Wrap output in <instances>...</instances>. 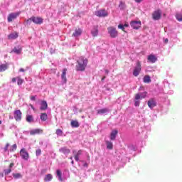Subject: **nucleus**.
<instances>
[{
  "label": "nucleus",
  "instance_id": "obj_9",
  "mask_svg": "<svg viewBox=\"0 0 182 182\" xmlns=\"http://www.w3.org/2000/svg\"><path fill=\"white\" fill-rule=\"evenodd\" d=\"M109 108H102L97 110V114L100 116H106V114H109Z\"/></svg>",
  "mask_w": 182,
  "mask_h": 182
},
{
  "label": "nucleus",
  "instance_id": "obj_64",
  "mask_svg": "<svg viewBox=\"0 0 182 182\" xmlns=\"http://www.w3.org/2000/svg\"><path fill=\"white\" fill-rule=\"evenodd\" d=\"M26 69H29V67H27Z\"/></svg>",
  "mask_w": 182,
  "mask_h": 182
},
{
  "label": "nucleus",
  "instance_id": "obj_17",
  "mask_svg": "<svg viewBox=\"0 0 182 182\" xmlns=\"http://www.w3.org/2000/svg\"><path fill=\"white\" fill-rule=\"evenodd\" d=\"M147 60L148 62H150V63H156V62H157V57L153 54H151L148 55Z\"/></svg>",
  "mask_w": 182,
  "mask_h": 182
},
{
  "label": "nucleus",
  "instance_id": "obj_19",
  "mask_svg": "<svg viewBox=\"0 0 182 182\" xmlns=\"http://www.w3.org/2000/svg\"><path fill=\"white\" fill-rule=\"evenodd\" d=\"M91 35L94 36V38L99 35V28L97 26H93V28L91 31Z\"/></svg>",
  "mask_w": 182,
  "mask_h": 182
},
{
  "label": "nucleus",
  "instance_id": "obj_1",
  "mask_svg": "<svg viewBox=\"0 0 182 182\" xmlns=\"http://www.w3.org/2000/svg\"><path fill=\"white\" fill-rule=\"evenodd\" d=\"M86 66H87V59L84 57H80L77 60V64L75 66V70L77 72H83V70L86 69Z\"/></svg>",
  "mask_w": 182,
  "mask_h": 182
},
{
  "label": "nucleus",
  "instance_id": "obj_55",
  "mask_svg": "<svg viewBox=\"0 0 182 182\" xmlns=\"http://www.w3.org/2000/svg\"><path fill=\"white\" fill-rule=\"evenodd\" d=\"M30 106H31L32 109L35 110V107H33V105H31Z\"/></svg>",
  "mask_w": 182,
  "mask_h": 182
},
{
  "label": "nucleus",
  "instance_id": "obj_36",
  "mask_svg": "<svg viewBox=\"0 0 182 182\" xmlns=\"http://www.w3.org/2000/svg\"><path fill=\"white\" fill-rule=\"evenodd\" d=\"M105 92L106 95H108V96H110V95H112V89L110 88H106Z\"/></svg>",
  "mask_w": 182,
  "mask_h": 182
},
{
  "label": "nucleus",
  "instance_id": "obj_61",
  "mask_svg": "<svg viewBox=\"0 0 182 182\" xmlns=\"http://www.w3.org/2000/svg\"><path fill=\"white\" fill-rule=\"evenodd\" d=\"M124 26L125 27V26H127V24H125V25H124Z\"/></svg>",
  "mask_w": 182,
  "mask_h": 182
},
{
  "label": "nucleus",
  "instance_id": "obj_15",
  "mask_svg": "<svg viewBox=\"0 0 182 182\" xmlns=\"http://www.w3.org/2000/svg\"><path fill=\"white\" fill-rule=\"evenodd\" d=\"M83 153V151L82 149H80L77 154H76V151H73V154H74V159L75 160V161H79V157H80V156H82V154Z\"/></svg>",
  "mask_w": 182,
  "mask_h": 182
},
{
  "label": "nucleus",
  "instance_id": "obj_7",
  "mask_svg": "<svg viewBox=\"0 0 182 182\" xmlns=\"http://www.w3.org/2000/svg\"><path fill=\"white\" fill-rule=\"evenodd\" d=\"M161 18V10L158 9L156 11H154L152 14V19L154 21H159Z\"/></svg>",
  "mask_w": 182,
  "mask_h": 182
},
{
  "label": "nucleus",
  "instance_id": "obj_34",
  "mask_svg": "<svg viewBox=\"0 0 182 182\" xmlns=\"http://www.w3.org/2000/svg\"><path fill=\"white\" fill-rule=\"evenodd\" d=\"M13 177L15 180H18V178H22V174L20 173H13Z\"/></svg>",
  "mask_w": 182,
  "mask_h": 182
},
{
  "label": "nucleus",
  "instance_id": "obj_42",
  "mask_svg": "<svg viewBox=\"0 0 182 182\" xmlns=\"http://www.w3.org/2000/svg\"><path fill=\"white\" fill-rule=\"evenodd\" d=\"M17 83H18V85H21L23 83V80L21 78H18Z\"/></svg>",
  "mask_w": 182,
  "mask_h": 182
},
{
  "label": "nucleus",
  "instance_id": "obj_3",
  "mask_svg": "<svg viewBox=\"0 0 182 182\" xmlns=\"http://www.w3.org/2000/svg\"><path fill=\"white\" fill-rule=\"evenodd\" d=\"M108 35H109L110 38L114 39L119 36V32L116 30V28L113 26H110L107 28Z\"/></svg>",
  "mask_w": 182,
  "mask_h": 182
},
{
  "label": "nucleus",
  "instance_id": "obj_45",
  "mask_svg": "<svg viewBox=\"0 0 182 182\" xmlns=\"http://www.w3.org/2000/svg\"><path fill=\"white\" fill-rule=\"evenodd\" d=\"M9 147V144H6L5 147L4 148V151H8V149Z\"/></svg>",
  "mask_w": 182,
  "mask_h": 182
},
{
  "label": "nucleus",
  "instance_id": "obj_25",
  "mask_svg": "<svg viewBox=\"0 0 182 182\" xmlns=\"http://www.w3.org/2000/svg\"><path fill=\"white\" fill-rule=\"evenodd\" d=\"M176 21L178 22H182V12H178L175 15Z\"/></svg>",
  "mask_w": 182,
  "mask_h": 182
},
{
  "label": "nucleus",
  "instance_id": "obj_38",
  "mask_svg": "<svg viewBox=\"0 0 182 182\" xmlns=\"http://www.w3.org/2000/svg\"><path fill=\"white\" fill-rule=\"evenodd\" d=\"M55 134H57V136H62V134H63V131L59 129H56Z\"/></svg>",
  "mask_w": 182,
  "mask_h": 182
},
{
  "label": "nucleus",
  "instance_id": "obj_6",
  "mask_svg": "<svg viewBox=\"0 0 182 182\" xmlns=\"http://www.w3.org/2000/svg\"><path fill=\"white\" fill-rule=\"evenodd\" d=\"M95 15L96 16H99V18H106L109 15L107 13V11L105 9H101L99 11H95Z\"/></svg>",
  "mask_w": 182,
  "mask_h": 182
},
{
  "label": "nucleus",
  "instance_id": "obj_59",
  "mask_svg": "<svg viewBox=\"0 0 182 182\" xmlns=\"http://www.w3.org/2000/svg\"><path fill=\"white\" fill-rule=\"evenodd\" d=\"M74 163H75V162L73 161V160H72L71 164H74Z\"/></svg>",
  "mask_w": 182,
  "mask_h": 182
},
{
  "label": "nucleus",
  "instance_id": "obj_43",
  "mask_svg": "<svg viewBox=\"0 0 182 182\" xmlns=\"http://www.w3.org/2000/svg\"><path fill=\"white\" fill-rule=\"evenodd\" d=\"M32 17H31L30 18H28L27 21H26V23L28 25H31V23H32Z\"/></svg>",
  "mask_w": 182,
  "mask_h": 182
},
{
  "label": "nucleus",
  "instance_id": "obj_63",
  "mask_svg": "<svg viewBox=\"0 0 182 182\" xmlns=\"http://www.w3.org/2000/svg\"><path fill=\"white\" fill-rule=\"evenodd\" d=\"M50 53H53V52H52V50H50Z\"/></svg>",
  "mask_w": 182,
  "mask_h": 182
},
{
  "label": "nucleus",
  "instance_id": "obj_33",
  "mask_svg": "<svg viewBox=\"0 0 182 182\" xmlns=\"http://www.w3.org/2000/svg\"><path fill=\"white\" fill-rule=\"evenodd\" d=\"M56 173L58 180H60V181H63V179L62 178V172H60V170L58 169Z\"/></svg>",
  "mask_w": 182,
  "mask_h": 182
},
{
  "label": "nucleus",
  "instance_id": "obj_2",
  "mask_svg": "<svg viewBox=\"0 0 182 182\" xmlns=\"http://www.w3.org/2000/svg\"><path fill=\"white\" fill-rule=\"evenodd\" d=\"M147 96V92H139L135 95L134 97V106L139 107L140 106V100L146 99Z\"/></svg>",
  "mask_w": 182,
  "mask_h": 182
},
{
  "label": "nucleus",
  "instance_id": "obj_27",
  "mask_svg": "<svg viewBox=\"0 0 182 182\" xmlns=\"http://www.w3.org/2000/svg\"><path fill=\"white\" fill-rule=\"evenodd\" d=\"M18 36V33H11L9 35L8 38L9 39H16Z\"/></svg>",
  "mask_w": 182,
  "mask_h": 182
},
{
  "label": "nucleus",
  "instance_id": "obj_53",
  "mask_svg": "<svg viewBox=\"0 0 182 182\" xmlns=\"http://www.w3.org/2000/svg\"><path fill=\"white\" fill-rule=\"evenodd\" d=\"M12 82L13 83H15V82H16V78H12Z\"/></svg>",
  "mask_w": 182,
  "mask_h": 182
},
{
  "label": "nucleus",
  "instance_id": "obj_26",
  "mask_svg": "<svg viewBox=\"0 0 182 182\" xmlns=\"http://www.w3.org/2000/svg\"><path fill=\"white\" fill-rule=\"evenodd\" d=\"M26 120L28 123H33V122H35L32 115H26Z\"/></svg>",
  "mask_w": 182,
  "mask_h": 182
},
{
  "label": "nucleus",
  "instance_id": "obj_54",
  "mask_svg": "<svg viewBox=\"0 0 182 182\" xmlns=\"http://www.w3.org/2000/svg\"><path fill=\"white\" fill-rule=\"evenodd\" d=\"M2 137H4V134L3 133H0V138L2 139Z\"/></svg>",
  "mask_w": 182,
  "mask_h": 182
},
{
  "label": "nucleus",
  "instance_id": "obj_41",
  "mask_svg": "<svg viewBox=\"0 0 182 182\" xmlns=\"http://www.w3.org/2000/svg\"><path fill=\"white\" fill-rule=\"evenodd\" d=\"M119 8H120V9H124V3H123L122 1H120L119 4Z\"/></svg>",
  "mask_w": 182,
  "mask_h": 182
},
{
  "label": "nucleus",
  "instance_id": "obj_58",
  "mask_svg": "<svg viewBox=\"0 0 182 182\" xmlns=\"http://www.w3.org/2000/svg\"><path fill=\"white\" fill-rule=\"evenodd\" d=\"M105 79H106V77H103L102 78V80H105Z\"/></svg>",
  "mask_w": 182,
  "mask_h": 182
},
{
  "label": "nucleus",
  "instance_id": "obj_23",
  "mask_svg": "<svg viewBox=\"0 0 182 182\" xmlns=\"http://www.w3.org/2000/svg\"><path fill=\"white\" fill-rule=\"evenodd\" d=\"M12 52H14V53H16V55H21V53L22 52V48H21V47H14L12 50Z\"/></svg>",
  "mask_w": 182,
  "mask_h": 182
},
{
  "label": "nucleus",
  "instance_id": "obj_49",
  "mask_svg": "<svg viewBox=\"0 0 182 182\" xmlns=\"http://www.w3.org/2000/svg\"><path fill=\"white\" fill-rule=\"evenodd\" d=\"M164 43H168V38H165L164 40Z\"/></svg>",
  "mask_w": 182,
  "mask_h": 182
},
{
  "label": "nucleus",
  "instance_id": "obj_28",
  "mask_svg": "<svg viewBox=\"0 0 182 182\" xmlns=\"http://www.w3.org/2000/svg\"><path fill=\"white\" fill-rule=\"evenodd\" d=\"M40 119L42 120V122H46V120H48V114L42 113L41 114Z\"/></svg>",
  "mask_w": 182,
  "mask_h": 182
},
{
  "label": "nucleus",
  "instance_id": "obj_46",
  "mask_svg": "<svg viewBox=\"0 0 182 182\" xmlns=\"http://www.w3.org/2000/svg\"><path fill=\"white\" fill-rule=\"evenodd\" d=\"M31 100H32L33 102H35L36 100V96H31Z\"/></svg>",
  "mask_w": 182,
  "mask_h": 182
},
{
  "label": "nucleus",
  "instance_id": "obj_56",
  "mask_svg": "<svg viewBox=\"0 0 182 182\" xmlns=\"http://www.w3.org/2000/svg\"><path fill=\"white\" fill-rule=\"evenodd\" d=\"M173 91H169V92H168V94H169V95H173Z\"/></svg>",
  "mask_w": 182,
  "mask_h": 182
},
{
  "label": "nucleus",
  "instance_id": "obj_10",
  "mask_svg": "<svg viewBox=\"0 0 182 182\" xmlns=\"http://www.w3.org/2000/svg\"><path fill=\"white\" fill-rule=\"evenodd\" d=\"M14 116L16 122H21L22 119V112L19 109L14 111Z\"/></svg>",
  "mask_w": 182,
  "mask_h": 182
},
{
  "label": "nucleus",
  "instance_id": "obj_24",
  "mask_svg": "<svg viewBox=\"0 0 182 182\" xmlns=\"http://www.w3.org/2000/svg\"><path fill=\"white\" fill-rule=\"evenodd\" d=\"M107 150H112L113 149V142L110 141H105Z\"/></svg>",
  "mask_w": 182,
  "mask_h": 182
},
{
  "label": "nucleus",
  "instance_id": "obj_48",
  "mask_svg": "<svg viewBox=\"0 0 182 182\" xmlns=\"http://www.w3.org/2000/svg\"><path fill=\"white\" fill-rule=\"evenodd\" d=\"M14 166H15V164L11 163V164H10L9 168H11L12 170V167H14Z\"/></svg>",
  "mask_w": 182,
  "mask_h": 182
},
{
  "label": "nucleus",
  "instance_id": "obj_16",
  "mask_svg": "<svg viewBox=\"0 0 182 182\" xmlns=\"http://www.w3.org/2000/svg\"><path fill=\"white\" fill-rule=\"evenodd\" d=\"M59 151L60 153H63V154L65 155L66 157H68V155L69 154V153H70V149H69L68 146H63L59 149Z\"/></svg>",
  "mask_w": 182,
  "mask_h": 182
},
{
  "label": "nucleus",
  "instance_id": "obj_5",
  "mask_svg": "<svg viewBox=\"0 0 182 182\" xmlns=\"http://www.w3.org/2000/svg\"><path fill=\"white\" fill-rule=\"evenodd\" d=\"M20 155L23 160H26V161H28L29 160V153L26 151V149H25V148L21 149Z\"/></svg>",
  "mask_w": 182,
  "mask_h": 182
},
{
  "label": "nucleus",
  "instance_id": "obj_52",
  "mask_svg": "<svg viewBox=\"0 0 182 182\" xmlns=\"http://www.w3.org/2000/svg\"><path fill=\"white\" fill-rule=\"evenodd\" d=\"M139 91H140V90H144V87H140L139 89Z\"/></svg>",
  "mask_w": 182,
  "mask_h": 182
},
{
  "label": "nucleus",
  "instance_id": "obj_32",
  "mask_svg": "<svg viewBox=\"0 0 182 182\" xmlns=\"http://www.w3.org/2000/svg\"><path fill=\"white\" fill-rule=\"evenodd\" d=\"M6 69H8V65L6 64L0 65V72H5Z\"/></svg>",
  "mask_w": 182,
  "mask_h": 182
},
{
  "label": "nucleus",
  "instance_id": "obj_29",
  "mask_svg": "<svg viewBox=\"0 0 182 182\" xmlns=\"http://www.w3.org/2000/svg\"><path fill=\"white\" fill-rule=\"evenodd\" d=\"M52 178H53L52 174H47L44 178V181L46 182H49L52 181Z\"/></svg>",
  "mask_w": 182,
  "mask_h": 182
},
{
  "label": "nucleus",
  "instance_id": "obj_14",
  "mask_svg": "<svg viewBox=\"0 0 182 182\" xmlns=\"http://www.w3.org/2000/svg\"><path fill=\"white\" fill-rule=\"evenodd\" d=\"M43 133V130L41 129H34L29 131L31 136H35V134H42Z\"/></svg>",
  "mask_w": 182,
  "mask_h": 182
},
{
  "label": "nucleus",
  "instance_id": "obj_47",
  "mask_svg": "<svg viewBox=\"0 0 182 182\" xmlns=\"http://www.w3.org/2000/svg\"><path fill=\"white\" fill-rule=\"evenodd\" d=\"M82 163H83V167H87V163L85 162V161H82Z\"/></svg>",
  "mask_w": 182,
  "mask_h": 182
},
{
  "label": "nucleus",
  "instance_id": "obj_4",
  "mask_svg": "<svg viewBox=\"0 0 182 182\" xmlns=\"http://www.w3.org/2000/svg\"><path fill=\"white\" fill-rule=\"evenodd\" d=\"M140 72H141V64L140 63V61H138L134 69L133 75L135 77H137L139 75H140Z\"/></svg>",
  "mask_w": 182,
  "mask_h": 182
},
{
  "label": "nucleus",
  "instance_id": "obj_44",
  "mask_svg": "<svg viewBox=\"0 0 182 182\" xmlns=\"http://www.w3.org/2000/svg\"><path fill=\"white\" fill-rule=\"evenodd\" d=\"M118 28L119 29H122V31H124V26L123 24H119Z\"/></svg>",
  "mask_w": 182,
  "mask_h": 182
},
{
  "label": "nucleus",
  "instance_id": "obj_8",
  "mask_svg": "<svg viewBox=\"0 0 182 182\" xmlns=\"http://www.w3.org/2000/svg\"><path fill=\"white\" fill-rule=\"evenodd\" d=\"M21 15V12H15V13H11L9 14L7 17V21L8 22H12V21H15L18 16Z\"/></svg>",
  "mask_w": 182,
  "mask_h": 182
},
{
  "label": "nucleus",
  "instance_id": "obj_60",
  "mask_svg": "<svg viewBox=\"0 0 182 182\" xmlns=\"http://www.w3.org/2000/svg\"><path fill=\"white\" fill-rule=\"evenodd\" d=\"M70 160H73V157H72V156L70 157Z\"/></svg>",
  "mask_w": 182,
  "mask_h": 182
},
{
  "label": "nucleus",
  "instance_id": "obj_18",
  "mask_svg": "<svg viewBox=\"0 0 182 182\" xmlns=\"http://www.w3.org/2000/svg\"><path fill=\"white\" fill-rule=\"evenodd\" d=\"M82 32H83V30H82V28H76L74 33H73V36L74 38H79V36L82 35Z\"/></svg>",
  "mask_w": 182,
  "mask_h": 182
},
{
  "label": "nucleus",
  "instance_id": "obj_30",
  "mask_svg": "<svg viewBox=\"0 0 182 182\" xmlns=\"http://www.w3.org/2000/svg\"><path fill=\"white\" fill-rule=\"evenodd\" d=\"M80 124H79V122L76 121V120H72L71 121V127H79Z\"/></svg>",
  "mask_w": 182,
  "mask_h": 182
},
{
  "label": "nucleus",
  "instance_id": "obj_20",
  "mask_svg": "<svg viewBox=\"0 0 182 182\" xmlns=\"http://www.w3.org/2000/svg\"><path fill=\"white\" fill-rule=\"evenodd\" d=\"M118 133L119 132L116 129L112 130L109 135L110 140H112V141L116 140V136H117Z\"/></svg>",
  "mask_w": 182,
  "mask_h": 182
},
{
  "label": "nucleus",
  "instance_id": "obj_22",
  "mask_svg": "<svg viewBox=\"0 0 182 182\" xmlns=\"http://www.w3.org/2000/svg\"><path fill=\"white\" fill-rule=\"evenodd\" d=\"M48 109V102L46 101H41V110H46Z\"/></svg>",
  "mask_w": 182,
  "mask_h": 182
},
{
  "label": "nucleus",
  "instance_id": "obj_35",
  "mask_svg": "<svg viewBox=\"0 0 182 182\" xmlns=\"http://www.w3.org/2000/svg\"><path fill=\"white\" fill-rule=\"evenodd\" d=\"M16 149H18V146L16 145V144H14L10 147L9 151H15Z\"/></svg>",
  "mask_w": 182,
  "mask_h": 182
},
{
  "label": "nucleus",
  "instance_id": "obj_12",
  "mask_svg": "<svg viewBox=\"0 0 182 182\" xmlns=\"http://www.w3.org/2000/svg\"><path fill=\"white\" fill-rule=\"evenodd\" d=\"M31 19L33 23H36V25H41V23H43V18L32 16Z\"/></svg>",
  "mask_w": 182,
  "mask_h": 182
},
{
  "label": "nucleus",
  "instance_id": "obj_39",
  "mask_svg": "<svg viewBox=\"0 0 182 182\" xmlns=\"http://www.w3.org/2000/svg\"><path fill=\"white\" fill-rule=\"evenodd\" d=\"M129 150H132L133 151H136L137 150V147L134 145H130L129 146Z\"/></svg>",
  "mask_w": 182,
  "mask_h": 182
},
{
  "label": "nucleus",
  "instance_id": "obj_40",
  "mask_svg": "<svg viewBox=\"0 0 182 182\" xmlns=\"http://www.w3.org/2000/svg\"><path fill=\"white\" fill-rule=\"evenodd\" d=\"M41 153H42V150H41V149H38L36 151V156L37 157H39V156H41Z\"/></svg>",
  "mask_w": 182,
  "mask_h": 182
},
{
  "label": "nucleus",
  "instance_id": "obj_37",
  "mask_svg": "<svg viewBox=\"0 0 182 182\" xmlns=\"http://www.w3.org/2000/svg\"><path fill=\"white\" fill-rule=\"evenodd\" d=\"M11 171L12 169L9 168L8 169H4V173L5 176H8V174H9Z\"/></svg>",
  "mask_w": 182,
  "mask_h": 182
},
{
  "label": "nucleus",
  "instance_id": "obj_13",
  "mask_svg": "<svg viewBox=\"0 0 182 182\" xmlns=\"http://www.w3.org/2000/svg\"><path fill=\"white\" fill-rule=\"evenodd\" d=\"M130 26H132V28H133V29H139V28L141 26V22L137 21H131Z\"/></svg>",
  "mask_w": 182,
  "mask_h": 182
},
{
  "label": "nucleus",
  "instance_id": "obj_62",
  "mask_svg": "<svg viewBox=\"0 0 182 182\" xmlns=\"http://www.w3.org/2000/svg\"><path fill=\"white\" fill-rule=\"evenodd\" d=\"M0 124H2V121H0Z\"/></svg>",
  "mask_w": 182,
  "mask_h": 182
},
{
  "label": "nucleus",
  "instance_id": "obj_51",
  "mask_svg": "<svg viewBox=\"0 0 182 182\" xmlns=\"http://www.w3.org/2000/svg\"><path fill=\"white\" fill-rule=\"evenodd\" d=\"M136 4H140L143 0H134Z\"/></svg>",
  "mask_w": 182,
  "mask_h": 182
},
{
  "label": "nucleus",
  "instance_id": "obj_31",
  "mask_svg": "<svg viewBox=\"0 0 182 182\" xmlns=\"http://www.w3.org/2000/svg\"><path fill=\"white\" fill-rule=\"evenodd\" d=\"M143 80H144V83H150V82H151V79L149 75H145L143 78Z\"/></svg>",
  "mask_w": 182,
  "mask_h": 182
},
{
  "label": "nucleus",
  "instance_id": "obj_11",
  "mask_svg": "<svg viewBox=\"0 0 182 182\" xmlns=\"http://www.w3.org/2000/svg\"><path fill=\"white\" fill-rule=\"evenodd\" d=\"M147 104L150 109H153L154 107H156L157 106V102L154 98L149 99V100H148Z\"/></svg>",
  "mask_w": 182,
  "mask_h": 182
},
{
  "label": "nucleus",
  "instance_id": "obj_21",
  "mask_svg": "<svg viewBox=\"0 0 182 182\" xmlns=\"http://www.w3.org/2000/svg\"><path fill=\"white\" fill-rule=\"evenodd\" d=\"M66 72H68V69L64 68L61 75V80L63 83H66V82H68V80L66 79Z\"/></svg>",
  "mask_w": 182,
  "mask_h": 182
},
{
  "label": "nucleus",
  "instance_id": "obj_50",
  "mask_svg": "<svg viewBox=\"0 0 182 182\" xmlns=\"http://www.w3.org/2000/svg\"><path fill=\"white\" fill-rule=\"evenodd\" d=\"M26 70L23 69V68H20L19 69V72H25Z\"/></svg>",
  "mask_w": 182,
  "mask_h": 182
},
{
  "label": "nucleus",
  "instance_id": "obj_57",
  "mask_svg": "<svg viewBox=\"0 0 182 182\" xmlns=\"http://www.w3.org/2000/svg\"><path fill=\"white\" fill-rule=\"evenodd\" d=\"M105 73L107 75L109 73V70H105Z\"/></svg>",
  "mask_w": 182,
  "mask_h": 182
}]
</instances>
